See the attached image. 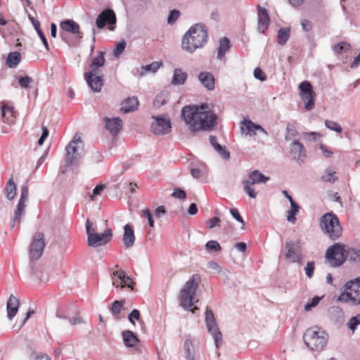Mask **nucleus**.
<instances>
[{
	"label": "nucleus",
	"mask_w": 360,
	"mask_h": 360,
	"mask_svg": "<svg viewBox=\"0 0 360 360\" xmlns=\"http://www.w3.org/2000/svg\"><path fill=\"white\" fill-rule=\"evenodd\" d=\"M181 118L188 130L195 134L200 131H212L217 125V116L210 110L208 104L188 105L182 108Z\"/></svg>",
	"instance_id": "nucleus-1"
},
{
	"label": "nucleus",
	"mask_w": 360,
	"mask_h": 360,
	"mask_svg": "<svg viewBox=\"0 0 360 360\" xmlns=\"http://www.w3.org/2000/svg\"><path fill=\"white\" fill-rule=\"evenodd\" d=\"M207 41V31L202 24L191 26L182 38L181 47L184 50L193 53L201 48Z\"/></svg>",
	"instance_id": "nucleus-2"
},
{
	"label": "nucleus",
	"mask_w": 360,
	"mask_h": 360,
	"mask_svg": "<svg viewBox=\"0 0 360 360\" xmlns=\"http://www.w3.org/2000/svg\"><path fill=\"white\" fill-rule=\"evenodd\" d=\"M200 277L198 274H193L192 277L185 283L184 288L180 292L181 305L186 310H191L193 313L197 307L191 309L194 304V299L196 296V291L199 286Z\"/></svg>",
	"instance_id": "nucleus-3"
},
{
	"label": "nucleus",
	"mask_w": 360,
	"mask_h": 360,
	"mask_svg": "<svg viewBox=\"0 0 360 360\" xmlns=\"http://www.w3.org/2000/svg\"><path fill=\"white\" fill-rule=\"evenodd\" d=\"M307 347L313 351H321L326 345L328 335L317 327L308 328L303 335Z\"/></svg>",
	"instance_id": "nucleus-4"
},
{
	"label": "nucleus",
	"mask_w": 360,
	"mask_h": 360,
	"mask_svg": "<svg viewBox=\"0 0 360 360\" xmlns=\"http://www.w3.org/2000/svg\"><path fill=\"white\" fill-rule=\"evenodd\" d=\"M322 231L332 240H335L342 235V227L337 215L328 212L323 215L320 220Z\"/></svg>",
	"instance_id": "nucleus-5"
},
{
	"label": "nucleus",
	"mask_w": 360,
	"mask_h": 360,
	"mask_svg": "<svg viewBox=\"0 0 360 360\" xmlns=\"http://www.w3.org/2000/svg\"><path fill=\"white\" fill-rule=\"evenodd\" d=\"M86 231L88 245L93 248L105 245L112 237V232L110 229H106L103 233H98L92 228V223L89 219H87L86 222Z\"/></svg>",
	"instance_id": "nucleus-6"
},
{
	"label": "nucleus",
	"mask_w": 360,
	"mask_h": 360,
	"mask_svg": "<svg viewBox=\"0 0 360 360\" xmlns=\"http://www.w3.org/2000/svg\"><path fill=\"white\" fill-rule=\"evenodd\" d=\"M269 179V176H266L259 170H254L248 174V179L242 181L243 191L250 198H256L257 192L255 191L252 186L266 183Z\"/></svg>",
	"instance_id": "nucleus-7"
},
{
	"label": "nucleus",
	"mask_w": 360,
	"mask_h": 360,
	"mask_svg": "<svg viewBox=\"0 0 360 360\" xmlns=\"http://www.w3.org/2000/svg\"><path fill=\"white\" fill-rule=\"evenodd\" d=\"M29 188L27 181H26L20 188V198L14 210L13 217L11 220V227L14 229L19 226L21 218L25 214L26 201L28 199Z\"/></svg>",
	"instance_id": "nucleus-8"
},
{
	"label": "nucleus",
	"mask_w": 360,
	"mask_h": 360,
	"mask_svg": "<svg viewBox=\"0 0 360 360\" xmlns=\"http://www.w3.org/2000/svg\"><path fill=\"white\" fill-rule=\"evenodd\" d=\"M347 249L341 243H335L330 246L326 253V257L333 266H340L347 260Z\"/></svg>",
	"instance_id": "nucleus-9"
},
{
	"label": "nucleus",
	"mask_w": 360,
	"mask_h": 360,
	"mask_svg": "<svg viewBox=\"0 0 360 360\" xmlns=\"http://www.w3.org/2000/svg\"><path fill=\"white\" fill-rule=\"evenodd\" d=\"M205 316L207 330L212 336L216 347L219 348L222 342V334L219 330L212 311L208 307L206 308Z\"/></svg>",
	"instance_id": "nucleus-10"
},
{
	"label": "nucleus",
	"mask_w": 360,
	"mask_h": 360,
	"mask_svg": "<svg viewBox=\"0 0 360 360\" xmlns=\"http://www.w3.org/2000/svg\"><path fill=\"white\" fill-rule=\"evenodd\" d=\"M46 245L45 236L41 232H37L32 237L30 245L29 255L31 260H37L41 257Z\"/></svg>",
	"instance_id": "nucleus-11"
},
{
	"label": "nucleus",
	"mask_w": 360,
	"mask_h": 360,
	"mask_svg": "<svg viewBox=\"0 0 360 360\" xmlns=\"http://www.w3.org/2000/svg\"><path fill=\"white\" fill-rule=\"evenodd\" d=\"M153 118L150 127L155 135H165L171 131L172 124L169 117L158 115Z\"/></svg>",
	"instance_id": "nucleus-12"
},
{
	"label": "nucleus",
	"mask_w": 360,
	"mask_h": 360,
	"mask_svg": "<svg viewBox=\"0 0 360 360\" xmlns=\"http://www.w3.org/2000/svg\"><path fill=\"white\" fill-rule=\"evenodd\" d=\"M300 96L304 102V108L307 110H311L314 108V98L312 85L309 81H303L299 85Z\"/></svg>",
	"instance_id": "nucleus-13"
},
{
	"label": "nucleus",
	"mask_w": 360,
	"mask_h": 360,
	"mask_svg": "<svg viewBox=\"0 0 360 360\" xmlns=\"http://www.w3.org/2000/svg\"><path fill=\"white\" fill-rule=\"evenodd\" d=\"M116 23V15L114 11L111 9H105L96 18V24L98 28L102 29L106 25H109L110 30H114Z\"/></svg>",
	"instance_id": "nucleus-14"
},
{
	"label": "nucleus",
	"mask_w": 360,
	"mask_h": 360,
	"mask_svg": "<svg viewBox=\"0 0 360 360\" xmlns=\"http://www.w3.org/2000/svg\"><path fill=\"white\" fill-rule=\"evenodd\" d=\"M287 250L285 254V259L291 263H295L300 259V240L295 243L291 240L287 241L285 245Z\"/></svg>",
	"instance_id": "nucleus-15"
},
{
	"label": "nucleus",
	"mask_w": 360,
	"mask_h": 360,
	"mask_svg": "<svg viewBox=\"0 0 360 360\" xmlns=\"http://www.w3.org/2000/svg\"><path fill=\"white\" fill-rule=\"evenodd\" d=\"M290 153L292 158L299 164L304 162L306 158V149L298 140H295L290 145Z\"/></svg>",
	"instance_id": "nucleus-16"
},
{
	"label": "nucleus",
	"mask_w": 360,
	"mask_h": 360,
	"mask_svg": "<svg viewBox=\"0 0 360 360\" xmlns=\"http://www.w3.org/2000/svg\"><path fill=\"white\" fill-rule=\"evenodd\" d=\"M84 77L93 91L100 92L101 91L104 84L103 75L95 72H85Z\"/></svg>",
	"instance_id": "nucleus-17"
},
{
	"label": "nucleus",
	"mask_w": 360,
	"mask_h": 360,
	"mask_svg": "<svg viewBox=\"0 0 360 360\" xmlns=\"http://www.w3.org/2000/svg\"><path fill=\"white\" fill-rule=\"evenodd\" d=\"M342 288L349 290L354 295V305L360 304V277L350 280L344 285Z\"/></svg>",
	"instance_id": "nucleus-18"
},
{
	"label": "nucleus",
	"mask_w": 360,
	"mask_h": 360,
	"mask_svg": "<svg viewBox=\"0 0 360 360\" xmlns=\"http://www.w3.org/2000/svg\"><path fill=\"white\" fill-rule=\"evenodd\" d=\"M257 16H258V31L264 33L269 25V16L267 10L260 6H257Z\"/></svg>",
	"instance_id": "nucleus-19"
},
{
	"label": "nucleus",
	"mask_w": 360,
	"mask_h": 360,
	"mask_svg": "<svg viewBox=\"0 0 360 360\" xmlns=\"http://www.w3.org/2000/svg\"><path fill=\"white\" fill-rule=\"evenodd\" d=\"M105 126L110 133L115 136L122 128V120L120 117L104 118Z\"/></svg>",
	"instance_id": "nucleus-20"
},
{
	"label": "nucleus",
	"mask_w": 360,
	"mask_h": 360,
	"mask_svg": "<svg viewBox=\"0 0 360 360\" xmlns=\"http://www.w3.org/2000/svg\"><path fill=\"white\" fill-rule=\"evenodd\" d=\"M60 27L64 32L78 35L79 39L82 38V35L80 32L79 25L72 20H65L61 21L60 23Z\"/></svg>",
	"instance_id": "nucleus-21"
},
{
	"label": "nucleus",
	"mask_w": 360,
	"mask_h": 360,
	"mask_svg": "<svg viewBox=\"0 0 360 360\" xmlns=\"http://www.w3.org/2000/svg\"><path fill=\"white\" fill-rule=\"evenodd\" d=\"M198 80L207 90L212 91L215 88V79L214 75L209 72H200L198 76Z\"/></svg>",
	"instance_id": "nucleus-22"
},
{
	"label": "nucleus",
	"mask_w": 360,
	"mask_h": 360,
	"mask_svg": "<svg viewBox=\"0 0 360 360\" xmlns=\"http://www.w3.org/2000/svg\"><path fill=\"white\" fill-rule=\"evenodd\" d=\"M241 124L243 125V127H241V129L244 130L245 129L247 130L246 135L251 136V132L254 131V130H257L259 132L268 136V132L264 128H263L260 124L254 123L250 120L245 119L241 122Z\"/></svg>",
	"instance_id": "nucleus-23"
},
{
	"label": "nucleus",
	"mask_w": 360,
	"mask_h": 360,
	"mask_svg": "<svg viewBox=\"0 0 360 360\" xmlns=\"http://www.w3.org/2000/svg\"><path fill=\"white\" fill-rule=\"evenodd\" d=\"M19 307L18 299L11 295L8 300L7 301L6 309H7V317L9 320H12L16 315Z\"/></svg>",
	"instance_id": "nucleus-24"
},
{
	"label": "nucleus",
	"mask_w": 360,
	"mask_h": 360,
	"mask_svg": "<svg viewBox=\"0 0 360 360\" xmlns=\"http://www.w3.org/2000/svg\"><path fill=\"white\" fill-rule=\"evenodd\" d=\"M105 62L104 52L99 51L98 56L92 58L89 64L91 70L88 72L100 73L99 68L103 67Z\"/></svg>",
	"instance_id": "nucleus-25"
},
{
	"label": "nucleus",
	"mask_w": 360,
	"mask_h": 360,
	"mask_svg": "<svg viewBox=\"0 0 360 360\" xmlns=\"http://www.w3.org/2000/svg\"><path fill=\"white\" fill-rule=\"evenodd\" d=\"M124 235L122 241L127 248H131L135 241V236L132 227L129 224L124 226Z\"/></svg>",
	"instance_id": "nucleus-26"
},
{
	"label": "nucleus",
	"mask_w": 360,
	"mask_h": 360,
	"mask_svg": "<svg viewBox=\"0 0 360 360\" xmlns=\"http://www.w3.org/2000/svg\"><path fill=\"white\" fill-rule=\"evenodd\" d=\"M210 142L214 150L221 156L224 159L228 160L230 158V153L226 150L225 146H221L217 142V139L215 136H210Z\"/></svg>",
	"instance_id": "nucleus-27"
},
{
	"label": "nucleus",
	"mask_w": 360,
	"mask_h": 360,
	"mask_svg": "<svg viewBox=\"0 0 360 360\" xmlns=\"http://www.w3.org/2000/svg\"><path fill=\"white\" fill-rule=\"evenodd\" d=\"M139 101L136 97L128 98L122 103L121 112L128 113L137 109Z\"/></svg>",
	"instance_id": "nucleus-28"
},
{
	"label": "nucleus",
	"mask_w": 360,
	"mask_h": 360,
	"mask_svg": "<svg viewBox=\"0 0 360 360\" xmlns=\"http://www.w3.org/2000/svg\"><path fill=\"white\" fill-rule=\"evenodd\" d=\"M122 335L124 344L127 347H135L139 342L137 336L131 330H124Z\"/></svg>",
	"instance_id": "nucleus-29"
},
{
	"label": "nucleus",
	"mask_w": 360,
	"mask_h": 360,
	"mask_svg": "<svg viewBox=\"0 0 360 360\" xmlns=\"http://www.w3.org/2000/svg\"><path fill=\"white\" fill-rule=\"evenodd\" d=\"M114 276H117L122 283L121 288L127 287L133 290V285L135 284L134 281L128 276L126 273L122 270H119L113 272Z\"/></svg>",
	"instance_id": "nucleus-30"
},
{
	"label": "nucleus",
	"mask_w": 360,
	"mask_h": 360,
	"mask_svg": "<svg viewBox=\"0 0 360 360\" xmlns=\"http://www.w3.org/2000/svg\"><path fill=\"white\" fill-rule=\"evenodd\" d=\"M231 48L229 39L224 37L219 41V45L217 48V58L221 60L224 58L225 54L229 51Z\"/></svg>",
	"instance_id": "nucleus-31"
},
{
	"label": "nucleus",
	"mask_w": 360,
	"mask_h": 360,
	"mask_svg": "<svg viewBox=\"0 0 360 360\" xmlns=\"http://www.w3.org/2000/svg\"><path fill=\"white\" fill-rule=\"evenodd\" d=\"M321 179L322 181L330 184H333L338 179L335 171L331 167H328L324 170Z\"/></svg>",
	"instance_id": "nucleus-32"
},
{
	"label": "nucleus",
	"mask_w": 360,
	"mask_h": 360,
	"mask_svg": "<svg viewBox=\"0 0 360 360\" xmlns=\"http://www.w3.org/2000/svg\"><path fill=\"white\" fill-rule=\"evenodd\" d=\"M187 77V73L184 72L181 69H175L172 84L173 85H182L185 83Z\"/></svg>",
	"instance_id": "nucleus-33"
},
{
	"label": "nucleus",
	"mask_w": 360,
	"mask_h": 360,
	"mask_svg": "<svg viewBox=\"0 0 360 360\" xmlns=\"http://www.w3.org/2000/svg\"><path fill=\"white\" fill-rule=\"evenodd\" d=\"M162 65V63L160 61H155L150 64L141 66V72L140 76H143L147 72L155 73L158 70Z\"/></svg>",
	"instance_id": "nucleus-34"
},
{
	"label": "nucleus",
	"mask_w": 360,
	"mask_h": 360,
	"mask_svg": "<svg viewBox=\"0 0 360 360\" xmlns=\"http://www.w3.org/2000/svg\"><path fill=\"white\" fill-rule=\"evenodd\" d=\"M21 60V55L18 51L11 52L6 60V65L11 68H15Z\"/></svg>",
	"instance_id": "nucleus-35"
},
{
	"label": "nucleus",
	"mask_w": 360,
	"mask_h": 360,
	"mask_svg": "<svg viewBox=\"0 0 360 360\" xmlns=\"http://www.w3.org/2000/svg\"><path fill=\"white\" fill-rule=\"evenodd\" d=\"M290 34V27H281L278 30L277 41L280 45H284L288 40Z\"/></svg>",
	"instance_id": "nucleus-36"
},
{
	"label": "nucleus",
	"mask_w": 360,
	"mask_h": 360,
	"mask_svg": "<svg viewBox=\"0 0 360 360\" xmlns=\"http://www.w3.org/2000/svg\"><path fill=\"white\" fill-rule=\"evenodd\" d=\"M6 193V198L9 200H12L16 195L17 186L12 179H10L6 186L5 188Z\"/></svg>",
	"instance_id": "nucleus-37"
},
{
	"label": "nucleus",
	"mask_w": 360,
	"mask_h": 360,
	"mask_svg": "<svg viewBox=\"0 0 360 360\" xmlns=\"http://www.w3.org/2000/svg\"><path fill=\"white\" fill-rule=\"evenodd\" d=\"M82 141L81 137L77 134L75 135L72 140L68 143V145L65 148L66 153L69 154L70 153H71L75 155H79L78 153H77V144L79 143H82Z\"/></svg>",
	"instance_id": "nucleus-38"
},
{
	"label": "nucleus",
	"mask_w": 360,
	"mask_h": 360,
	"mask_svg": "<svg viewBox=\"0 0 360 360\" xmlns=\"http://www.w3.org/2000/svg\"><path fill=\"white\" fill-rule=\"evenodd\" d=\"M291 210L288 211L287 220L290 222L294 223L296 221L295 216L300 211L299 205L295 201H292Z\"/></svg>",
	"instance_id": "nucleus-39"
},
{
	"label": "nucleus",
	"mask_w": 360,
	"mask_h": 360,
	"mask_svg": "<svg viewBox=\"0 0 360 360\" xmlns=\"http://www.w3.org/2000/svg\"><path fill=\"white\" fill-rule=\"evenodd\" d=\"M354 295L353 292L349 290H345L344 288V290L341 292L340 296L338 298V301L340 302H351L352 304L354 305Z\"/></svg>",
	"instance_id": "nucleus-40"
},
{
	"label": "nucleus",
	"mask_w": 360,
	"mask_h": 360,
	"mask_svg": "<svg viewBox=\"0 0 360 360\" xmlns=\"http://www.w3.org/2000/svg\"><path fill=\"white\" fill-rule=\"evenodd\" d=\"M347 259L360 264V250L354 248H348Z\"/></svg>",
	"instance_id": "nucleus-41"
},
{
	"label": "nucleus",
	"mask_w": 360,
	"mask_h": 360,
	"mask_svg": "<svg viewBox=\"0 0 360 360\" xmlns=\"http://www.w3.org/2000/svg\"><path fill=\"white\" fill-rule=\"evenodd\" d=\"M350 49H351L350 44H348L347 42H345V41L340 42L339 44H335L334 46H333V50L337 54L345 53L347 51H349Z\"/></svg>",
	"instance_id": "nucleus-42"
},
{
	"label": "nucleus",
	"mask_w": 360,
	"mask_h": 360,
	"mask_svg": "<svg viewBox=\"0 0 360 360\" xmlns=\"http://www.w3.org/2000/svg\"><path fill=\"white\" fill-rule=\"evenodd\" d=\"M124 303H125L124 300H120V301L116 300L112 303L110 311H111L112 314L117 318V316L121 312V310L123 308Z\"/></svg>",
	"instance_id": "nucleus-43"
},
{
	"label": "nucleus",
	"mask_w": 360,
	"mask_h": 360,
	"mask_svg": "<svg viewBox=\"0 0 360 360\" xmlns=\"http://www.w3.org/2000/svg\"><path fill=\"white\" fill-rule=\"evenodd\" d=\"M298 135L296 127L290 123H288L286 127V134L285 139L286 141L292 140L294 137Z\"/></svg>",
	"instance_id": "nucleus-44"
},
{
	"label": "nucleus",
	"mask_w": 360,
	"mask_h": 360,
	"mask_svg": "<svg viewBox=\"0 0 360 360\" xmlns=\"http://www.w3.org/2000/svg\"><path fill=\"white\" fill-rule=\"evenodd\" d=\"M127 46L125 40L122 39L117 42L115 45V48L113 50V56L115 58H118L122 52L124 51Z\"/></svg>",
	"instance_id": "nucleus-45"
},
{
	"label": "nucleus",
	"mask_w": 360,
	"mask_h": 360,
	"mask_svg": "<svg viewBox=\"0 0 360 360\" xmlns=\"http://www.w3.org/2000/svg\"><path fill=\"white\" fill-rule=\"evenodd\" d=\"M325 126L330 130L334 131L338 133L342 131V127L336 122L329 120H325Z\"/></svg>",
	"instance_id": "nucleus-46"
},
{
	"label": "nucleus",
	"mask_w": 360,
	"mask_h": 360,
	"mask_svg": "<svg viewBox=\"0 0 360 360\" xmlns=\"http://www.w3.org/2000/svg\"><path fill=\"white\" fill-rule=\"evenodd\" d=\"M34 82V79L29 76L19 77L18 84L20 87L24 89H29L30 84Z\"/></svg>",
	"instance_id": "nucleus-47"
},
{
	"label": "nucleus",
	"mask_w": 360,
	"mask_h": 360,
	"mask_svg": "<svg viewBox=\"0 0 360 360\" xmlns=\"http://www.w3.org/2000/svg\"><path fill=\"white\" fill-rule=\"evenodd\" d=\"M184 350L185 357L190 356L192 354H195V349L192 341L190 339H186L184 343Z\"/></svg>",
	"instance_id": "nucleus-48"
},
{
	"label": "nucleus",
	"mask_w": 360,
	"mask_h": 360,
	"mask_svg": "<svg viewBox=\"0 0 360 360\" xmlns=\"http://www.w3.org/2000/svg\"><path fill=\"white\" fill-rule=\"evenodd\" d=\"M205 248L208 251L219 252L221 250L220 244L216 240H209L205 244Z\"/></svg>",
	"instance_id": "nucleus-49"
},
{
	"label": "nucleus",
	"mask_w": 360,
	"mask_h": 360,
	"mask_svg": "<svg viewBox=\"0 0 360 360\" xmlns=\"http://www.w3.org/2000/svg\"><path fill=\"white\" fill-rule=\"evenodd\" d=\"M360 324V314L356 315V316L352 317L349 322L347 323L348 328L354 331L356 328V326Z\"/></svg>",
	"instance_id": "nucleus-50"
},
{
	"label": "nucleus",
	"mask_w": 360,
	"mask_h": 360,
	"mask_svg": "<svg viewBox=\"0 0 360 360\" xmlns=\"http://www.w3.org/2000/svg\"><path fill=\"white\" fill-rule=\"evenodd\" d=\"M79 160V155H75L73 153H66V165L70 166L75 164H77Z\"/></svg>",
	"instance_id": "nucleus-51"
},
{
	"label": "nucleus",
	"mask_w": 360,
	"mask_h": 360,
	"mask_svg": "<svg viewBox=\"0 0 360 360\" xmlns=\"http://www.w3.org/2000/svg\"><path fill=\"white\" fill-rule=\"evenodd\" d=\"M179 16V11L176 9L171 11L167 18V23L169 25H173L177 20Z\"/></svg>",
	"instance_id": "nucleus-52"
},
{
	"label": "nucleus",
	"mask_w": 360,
	"mask_h": 360,
	"mask_svg": "<svg viewBox=\"0 0 360 360\" xmlns=\"http://www.w3.org/2000/svg\"><path fill=\"white\" fill-rule=\"evenodd\" d=\"M56 316L58 319H68L69 312L68 307H60L57 309Z\"/></svg>",
	"instance_id": "nucleus-53"
},
{
	"label": "nucleus",
	"mask_w": 360,
	"mask_h": 360,
	"mask_svg": "<svg viewBox=\"0 0 360 360\" xmlns=\"http://www.w3.org/2000/svg\"><path fill=\"white\" fill-rule=\"evenodd\" d=\"M141 217L146 218L150 227L154 226V220L149 209H145L141 211Z\"/></svg>",
	"instance_id": "nucleus-54"
},
{
	"label": "nucleus",
	"mask_w": 360,
	"mask_h": 360,
	"mask_svg": "<svg viewBox=\"0 0 360 360\" xmlns=\"http://www.w3.org/2000/svg\"><path fill=\"white\" fill-rule=\"evenodd\" d=\"M321 300V297H314L312 299H311L304 306V309L306 311L311 310L313 307H315L318 305Z\"/></svg>",
	"instance_id": "nucleus-55"
},
{
	"label": "nucleus",
	"mask_w": 360,
	"mask_h": 360,
	"mask_svg": "<svg viewBox=\"0 0 360 360\" xmlns=\"http://www.w3.org/2000/svg\"><path fill=\"white\" fill-rule=\"evenodd\" d=\"M314 269H315L314 262H308L307 264V266L304 268L306 275L307 276L308 278H311L313 276Z\"/></svg>",
	"instance_id": "nucleus-56"
},
{
	"label": "nucleus",
	"mask_w": 360,
	"mask_h": 360,
	"mask_svg": "<svg viewBox=\"0 0 360 360\" xmlns=\"http://www.w3.org/2000/svg\"><path fill=\"white\" fill-rule=\"evenodd\" d=\"M34 30H36L37 34L39 35V37L41 39L43 44L44 45V47H45L46 50V51H49V46L47 39H46L44 32L41 30L40 27H37L34 28Z\"/></svg>",
	"instance_id": "nucleus-57"
},
{
	"label": "nucleus",
	"mask_w": 360,
	"mask_h": 360,
	"mask_svg": "<svg viewBox=\"0 0 360 360\" xmlns=\"http://www.w3.org/2000/svg\"><path fill=\"white\" fill-rule=\"evenodd\" d=\"M128 319L133 325H135L134 319L136 321L140 320V312L138 309H133L128 315Z\"/></svg>",
	"instance_id": "nucleus-58"
},
{
	"label": "nucleus",
	"mask_w": 360,
	"mask_h": 360,
	"mask_svg": "<svg viewBox=\"0 0 360 360\" xmlns=\"http://www.w3.org/2000/svg\"><path fill=\"white\" fill-rule=\"evenodd\" d=\"M254 76L256 79H257L262 82H264L266 79V76L265 73L259 67H257L255 69Z\"/></svg>",
	"instance_id": "nucleus-59"
},
{
	"label": "nucleus",
	"mask_w": 360,
	"mask_h": 360,
	"mask_svg": "<svg viewBox=\"0 0 360 360\" xmlns=\"http://www.w3.org/2000/svg\"><path fill=\"white\" fill-rule=\"evenodd\" d=\"M172 195L174 198L182 200L186 198V193L179 188H176L174 189Z\"/></svg>",
	"instance_id": "nucleus-60"
},
{
	"label": "nucleus",
	"mask_w": 360,
	"mask_h": 360,
	"mask_svg": "<svg viewBox=\"0 0 360 360\" xmlns=\"http://www.w3.org/2000/svg\"><path fill=\"white\" fill-rule=\"evenodd\" d=\"M166 103V100L163 97L162 94L157 95L153 101V105L155 107L160 108Z\"/></svg>",
	"instance_id": "nucleus-61"
},
{
	"label": "nucleus",
	"mask_w": 360,
	"mask_h": 360,
	"mask_svg": "<svg viewBox=\"0 0 360 360\" xmlns=\"http://www.w3.org/2000/svg\"><path fill=\"white\" fill-rule=\"evenodd\" d=\"M219 218L214 217L206 221V225L209 229H213L215 226H220Z\"/></svg>",
	"instance_id": "nucleus-62"
},
{
	"label": "nucleus",
	"mask_w": 360,
	"mask_h": 360,
	"mask_svg": "<svg viewBox=\"0 0 360 360\" xmlns=\"http://www.w3.org/2000/svg\"><path fill=\"white\" fill-rule=\"evenodd\" d=\"M230 213L232 215V217L238 222L241 223L243 225H244L245 222L240 216L238 210L236 208H232L230 210Z\"/></svg>",
	"instance_id": "nucleus-63"
},
{
	"label": "nucleus",
	"mask_w": 360,
	"mask_h": 360,
	"mask_svg": "<svg viewBox=\"0 0 360 360\" xmlns=\"http://www.w3.org/2000/svg\"><path fill=\"white\" fill-rule=\"evenodd\" d=\"M91 162H94V163L101 162L103 160L102 155L98 150H94L91 152Z\"/></svg>",
	"instance_id": "nucleus-64"
}]
</instances>
